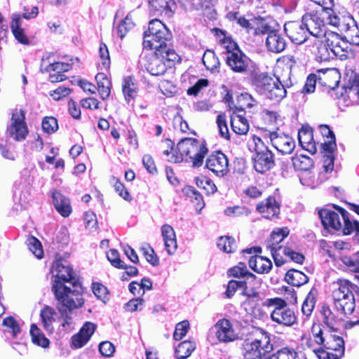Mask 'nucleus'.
Listing matches in <instances>:
<instances>
[{
	"label": "nucleus",
	"mask_w": 359,
	"mask_h": 359,
	"mask_svg": "<svg viewBox=\"0 0 359 359\" xmlns=\"http://www.w3.org/2000/svg\"><path fill=\"white\" fill-rule=\"evenodd\" d=\"M2 325L6 328L5 331L15 337L20 332L21 327L19 322L13 316H8L3 320Z\"/></svg>",
	"instance_id": "45"
},
{
	"label": "nucleus",
	"mask_w": 359,
	"mask_h": 359,
	"mask_svg": "<svg viewBox=\"0 0 359 359\" xmlns=\"http://www.w3.org/2000/svg\"><path fill=\"white\" fill-rule=\"evenodd\" d=\"M346 92L349 97L356 96L359 98V74L355 75L353 80L347 86Z\"/></svg>",
	"instance_id": "64"
},
{
	"label": "nucleus",
	"mask_w": 359,
	"mask_h": 359,
	"mask_svg": "<svg viewBox=\"0 0 359 359\" xmlns=\"http://www.w3.org/2000/svg\"><path fill=\"white\" fill-rule=\"evenodd\" d=\"M248 146L255 152L253 157V167L257 172L264 173L273 168L275 165L274 156L265 145L263 139L253 135Z\"/></svg>",
	"instance_id": "9"
},
{
	"label": "nucleus",
	"mask_w": 359,
	"mask_h": 359,
	"mask_svg": "<svg viewBox=\"0 0 359 359\" xmlns=\"http://www.w3.org/2000/svg\"><path fill=\"white\" fill-rule=\"evenodd\" d=\"M93 292L97 299L106 302L108 299L107 288L101 283H95L93 284Z\"/></svg>",
	"instance_id": "63"
},
{
	"label": "nucleus",
	"mask_w": 359,
	"mask_h": 359,
	"mask_svg": "<svg viewBox=\"0 0 359 359\" xmlns=\"http://www.w3.org/2000/svg\"><path fill=\"white\" fill-rule=\"evenodd\" d=\"M11 29L15 39L23 45H28L29 40L22 28V20L20 14L14 13L12 15L11 22Z\"/></svg>",
	"instance_id": "33"
},
{
	"label": "nucleus",
	"mask_w": 359,
	"mask_h": 359,
	"mask_svg": "<svg viewBox=\"0 0 359 359\" xmlns=\"http://www.w3.org/2000/svg\"><path fill=\"white\" fill-rule=\"evenodd\" d=\"M212 330L219 342L229 343L238 338V334L231 322L226 318L219 320L212 327Z\"/></svg>",
	"instance_id": "18"
},
{
	"label": "nucleus",
	"mask_w": 359,
	"mask_h": 359,
	"mask_svg": "<svg viewBox=\"0 0 359 359\" xmlns=\"http://www.w3.org/2000/svg\"><path fill=\"white\" fill-rule=\"evenodd\" d=\"M300 182L304 186H307L311 188H315L321 183V182L315 177L314 174L309 170L302 174Z\"/></svg>",
	"instance_id": "55"
},
{
	"label": "nucleus",
	"mask_w": 359,
	"mask_h": 359,
	"mask_svg": "<svg viewBox=\"0 0 359 359\" xmlns=\"http://www.w3.org/2000/svg\"><path fill=\"white\" fill-rule=\"evenodd\" d=\"M212 32L215 33L219 43L226 50V55L240 50L236 43L232 40L231 36L227 35L225 31L215 28Z\"/></svg>",
	"instance_id": "36"
},
{
	"label": "nucleus",
	"mask_w": 359,
	"mask_h": 359,
	"mask_svg": "<svg viewBox=\"0 0 359 359\" xmlns=\"http://www.w3.org/2000/svg\"><path fill=\"white\" fill-rule=\"evenodd\" d=\"M40 318L44 330L52 334L55 330V324L60 320L59 313L54 308L46 305L40 311Z\"/></svg>",
	"instance_id": "23"
},
{
	"label": "nucleus",
	"mask_w": 359,
	"mask_h": 359,
	"mask_svg": "<svg viewBox=\"0 0 359 359\" xmlns=\"http://www.w3.org/2000/svg\"><path fill=\"white\" fill-rule=\"evenodd\" d=\"M161 236L168 254L170 255H174L177 248L176 235L174 229L169 224H163L161 226Z\"/></svg>",
	"instance_id": "30"
},
{
	"label": "nucleus",
	"mask_w": 359,
	"mask_h": 359,
	"mask_svg": "<svg viewBox=\"0 0 359 359\" xmlns=\"http://www.w3.org/2000/svg\"><path fill=\"white\" fill-rule=\"evenodd\" d=\"M122 88L125 99L130 102L136 96V86L130 77L124 79Z\"/></svg>",
	"instance_id": "49"
},
{
	"label": "nucleus",
	"mask_w": 359,
	"mask_h": 359,
	"mask_svg": "<svg viewBox=\"0 0 359 359\" xmlns=\"http://www.w3.org/2000/svg\"><path fill=\"white\" fill-rule=\"evenodd\" d=\"M53 202L57 211L65 217L69 216L72 211L70 201L58 191L53 193Z\"/></svg>",
	"instance_id": "32"
},
{
	"label": "nucleus",
	"mask_w": 359,
	"mask_h": 359,
	"mask_svg": "<svg viewBox=\"0 0 359 359\" xmlns=\"http://www.w3.org/2000/svg\"><path fill=\"white\" fill-rule=\"evenodd\" d=\"M95 329V324L91 322L85 323L79 332L72 337V346L76 348L83 346L89 341Z\"/></svg>",
	"instance_id": "25"
},
{
	"label": "nucleus",
	"mask_w": 359,
	"mask_h": 359,
	"mask_svg": "<svg viewBox=\"0 0 359 359\" xmlns=\"http://www.w3.org/2000/svg\"><path fill=\"white\" fill-rule=\"evenodd\" d=\"M202 61L207 69L212 72L218 71L219 67V61L212 50H205L203 54Z\"/></svg>",
	"instance_id": "42"
},
{
	"label": "nucleus",
	"mask_w": 359,
	"mask_h": 359,
	"mask_svg": "<svg viewBox=\"0 0 359 359\" xmlns=\"http://www.w3.org/2000/svg\"><path fill=\"white\" fill-rule=\"evenodd\" d=\"M28 133L25 111L22 109H14L7 126L6 135L16 142H22L27 138Z\"/></svg>",
	"instance_id": "13"
},
{
	"label": "nucleus",
	"mask_w": 359,
	"mask_h": 359,
	"mask_svg": "<svg viewBox=\"0 0 359 359\" xmlns=\"http://www.w3.org/2000/svg\"><path fill=\"white\" fill-rule=\"evenodd\" d=\"M316 290H311L307 294L302 306V313L309 316L311 314L316 304Z\"/></svg>",
	"instance_id": "50"
},
{
	"label": "nucleus",
	"mask_w": 359,
	"mask_h": 359,
	"mask_svg": "<svg viewBox=\"0 0 359 359\" xmlns=\"http://www.w3.org/2000/svg\"><path fill=\"white\" fill-rule=\"evenodd\" d=\"M179 56L175 50L156 51L149 55L144 65L147 70L153 76L163 75L171 62L178 61Z\"/></svg>",
	"instance_id": "11"
},
{
	"label": "nucleus",
	"mask_w": 359,
	"mask_h": 359,
	"mask_svg": "<svg viewBox=\"0 0 359 359\" xmlns=\"http://www.w3.org/2000/svg\"><path fill=\"white\" fill-rule=\"evenodd\" d=\"M341 76L335 68L320 69L318 71V82L322 86L334 89L338 86Z\"/></svg>",
	"instance_id": "22"
},
{
	"label": "nucleus",
	"mask_w": 359,
	"mask_h": 359,
	"mask_svg": "<svg viewBox=\"0 0 359 359\" xmlns=\"http://www.w3.org/2000/svg\"><path fill=\"white\" fill-rule=\"evenodd\" d=\"M189 328V323L187 320H183L177 324L173 337L175 340H180L186 335Z\"/></svg>",
	"instance_id": "62"
},
{
	"label": "nucleus",
	"mask_w": 359,
	"mask_h": 359,
	"mask_svg": "<svg viewBox=\"0 0 359 359\" xmlns=\"http://www.w3.org/2000/svg\"><path fill=\"white\" fill-rule=\"evenodd\" d=\"M54 273L52 290L55 295V288L64 290L65 294L69 293H81V288L76 283L74 273L72 268L66 262L56 261L53 265Z\"/></svg>",
	"instance_id": "4"
},
{
	"label": "nucleus",
	"mask_w": 359,
	"mask_h": 359,
	"mask_svg": "<svg viewBox=\"0 0 359 359\" xmlns=\"http://www.w3.org/2000/svg\"><path fill=\"white\" fill-rule=\"evenodd\" d=\"M97 88L102 99H107L111 93V82L104 73L100 72L95 76Z\"/></svg>",
	"instance_id": "39"
},
{
	"label": "nucleus",
	"mask_w": 359,
	"mask_h": 359,
	"mask_svg": "<svg viewBox=\"0 0 359 359\" xmlns=\"http://www.w3.org/2000/svg\"><path fill=\"white\" fill-rule=\"evenodd\" d=\"M327 46L332 54L343 60L348 57V43L339 34L334 32H328L325 36Z\"/></svg>",
	"instance_id": "17"
},
{
	"label": "nucleus",
	"mask_w": 359,
	"mask_h": 359,
	"mask_svg": "<svg viewBox=\"0 0 359 359\" xmlns=\"http://www.w3.org/2000/svg\"><path fill=\"white\" fill-rule=\"evenodd\" d=\"M250 267L258 273H267L272 268L271 261L264 257L255 255L248 262Z\"/></svg>",
	"instance_id": "34"
},
{
	"label": "nucleus",
	"mask_w": 359,
	"mask_h": 359,
	"mask_svg": "<svg viewBox=\"0 0 359 359\" xmlns=\"http://www.w3.org/2000/svg\"><path fill=\"white\" fill-rule=\"evenodd\" d=\"M251 82L259 94L276 102H280L286 96V88L292 86L290 79L285 81L280 78L273 79L267 73L259 72L252 74Z\"/></svg>",
	"instance_id": "2"
},
{
	"label": "nucleus",
	"mask_w": 359,
	"mask_h": 359,
	"mask_svg": "<svg viewBox=\"0 0 359 359\" xmlns=\"http://www.w3.org/2000/svg\"><path fill=\"white\" fill-rule=\"evenodd\" d=\"M284 30L290 40L297 44L304 43L308 38L306 27L302 20L286 22L284 25Z\"/></svg>",
	"instance_id": "21"
},
{
	"label": "nucleus",
	"mask_w": 359,
	"mask_h": 359,
	"mask_svg": "<svg viewBox=\"0 0 359 359\" xmlns=\"http://www.w3.org/2000/svg\"><path fill=\"white\" fill-rule=\"evenodd\" d=\"M167 149L163 151L167 156L169 162L177 163L185 161L191 163L194 168L202 165L203 158L208 152L205 144L194 138H184L181 140L175 149L173 148V142L170 140H165L163 142Z\"/></svg>",
	"instance_id": "1"
},
{
	"label": "nucleus",
	"mask_w": 359,
	"mask_h": 359,
	"mask_svg": "<svg viewBox=\"0 0 359 359\" xmlns=\"http://www.w3.org/2000/svg\"><path fill=\"white\" fill-rule=\"evenodd\" d=\"M111 183L113 184L116 192L124 200L130 201L132 198L128 191L125 189L124 185L116 177L111 179Z\"/></svg>",
	"instance_id": "59"
},
{
	"label": "nucleus",
	"mask_w": 359,
	"mask_h": 359,
	"mask_svg": "<svg viewBox=\"0 0 359 359\" xmlns=\"http://www.w3.org/2000/svg\"><path fill=\"white\" fill-rule=\"evenodd\" d=\"M134 27V22L132 20V18L127 15L118 25L116 33L117 35L121 38L123 39L127 32L130 30Z\"/></svg>",
	"instance_id": "54"
},
{
	"label": "nucleus",
	"mask_w": 359,
	"mask_h": 359,
	"mask_svg": "<svg viewBox=\"0 0 359 359\" xmlns=\"http://www.w3.org/2000/svg\"><path fill=\"white\" fill-rule=\"evenodd\" d=\"M298 140L299 144L304 149L311 154L317 151L316 142L313 140V130L309 126H302L299 130Z\"/></svg>",
	"instance_id": "29"
},
{
	"label": "nucleus",
	"mask_w": 359,
	"mask_h": 359,
	"mask_svg": "<svg viewBox=\"0 0 359 359\" xmlns=\"http://www.w3.org/2000/svg\"><path fill=\"white\" fill-rule=\"evenodd\" d=\"M171 39L172 34L168 27L161 20L154 19L149 22L148 29L144 33L143 46L156 51L173 50L168 47Z\"/></svg>",
	"instance_id": "3"
},
{
	"label": "nucleus",
	"mask_w": 359,
	"mask_h": 359,
	"mask_svg": "<svg viewBox=\"0 0 359 359\" xmlns=\"http://www.w3.org/2000/svg\"><path fill=\"white\" fill-rule=\"evenodd\" d=\"M244 286L242 288L241 294L245 298L242 302V306L246 312L250 313L253 309L262 299L260 287L262 280L257 278L255 275H249V278L243 281Z\"/></svg>",
	"instance_id": "12"
},
{
	"label": "nucleus",
	"mask_w": 359,
	"mask_h": 359,
	"mask_svg": "<svg viewBox=\"0 0 359 359\" xmlns=\"http://www.w3.org/2000/svg\"><path fill=\"white\" fill-rule=\"evenodd\" d=\"M290 233V230L287 227L278 228L273 231L270 238L266 241L265 245L270 252L276 250H282L284 248L280 245V243L286 238Z\"/></svg>",
	"instance_id": "28"
},
{
	"label": "nucleus",
	"mask_w": 359,
	"mask_h": 359,
	"mask_svg": "<svg viewBox=\"0 0 359 359\" xmlns=\"http://www.w3.org/2000/svg\"><path fill=\"white\" fill-rule=\"evenodd\" d=\"M244 359H269L273 350L269 334L261 330L252 341L243 344Z\"/></svg>",
	"instance_id": "8"
},
{
	"label": "nucleus",
	"mask_w": 359,
	"mask_h": 359,
	"mask_svg": "<svg viewBox=\"0 0 359 359\" xmlns=\"http://www.w3.org/2000/svg\"><path fill=\"white\" fill-rule=\"evenodd\" d=\"M308 34L316 38L325 37L327 32L323 19L317 14L307 13L302 17Z\"/></svg>",
	"instance_id": "20"
},
{
	"label": "nucleus",
	"mask_w": 359,
	"mask_h": 359,
	"mask_svg": "<svg viewBox=\"0 0 359 359\" xmlns=\"http://www.w3.org/2000/svg\"><path fill=\"white\" fill-rule=\"evenodd\" d=\"M306 344L316 354L318 359H339L342 356L340 354H334L322 348L315 347L312 339L307 340Z\"/></svg>",
	"instance_id": "43"
},
{
	"label": "nucleus",
	"mask_w": 359,
	"mask_h": 359,
	"mask_svg": "<svg viewBox=\"0 0 359 359\" xmlns=\"http://www.w3.org/2000/svg\"><path fill=\"white\" fill-rule=\"evenodd\" d=\"M262 137L283 154H290L295 148V142L292 137L280 131H265Z\"/></svg>",
	"instance_id": "15"
},
{
	"label": "nucleus",
	"mask_w": 359,
	"mask_h": 359,
	"mask_svg": "<svg viewBox=\"0 0 359 359\" xmlns=\"http://www.w3.org/2000/svg\"><path fill=\"white\" fill-rule=\"evenodd\" d=\"M327 23L344 31L345 32L344 39L348 43L359 46V28L349 13L342 14L328 11Z\"/></svg>",
	"instance_id": "5"
},
{
	"label": "nucleus",
	"mask_w": 359,
	"mask_h": 359,
	"mask_svg": "<svg viewBox=\"0 0 359 359\" xmlns=\"http://www.w3.org/2000/svg\"><path fill=\"white\" fill-rule=\"evenodd\" d=\"M285 279L287 283L295 287H300L309 281L306 274L296 269L289 270L285 274Z\"/></svg>",
	"instance_id": "38"
},
{
	"label": "nucleus",
	"mask_w": 359,
	"mask_h": 359,
	"mask_svg": "<svg viewBox=\"0 0 359 359\" xmlns=\"http://www.w3.org/2000/svg\"><path fill=\"white\" fill-rule=\"evenodd\" d=\"M257 210L266 219H272L280 213V206L273 197H269L257 204Z\"/></svg>",
	"instance_id": "27"
},
{
	"label": "nucleus",
	"mask_w": 359,
	"mask_h": 359,
	"mask_svg": "<svg viewBox=\"0 0 359 359\" xmlns=\"http://www.w3.org/2000/svg\"><path fill=\"white\" fill-rule=\"evenodd\" d=\"M227 273L229 276L245 278V280L249 278V275L252 274L248 270L246 265L242 262L229 269Z\"/></svg>",
	"instance_id": "51"
},
{
	"label": "nucleus",
	"mask_w": 359,
	"mask_h": 359,
	"mask_svg": "<svg viewBox=\"0 0 359 359\" xmlns=\"http://www.w3.org/2000/svg\"><path fill=\"white\" fill-rule=\"evenodd\" d=\"M29 250L38 259H41L43 255V250L40 241L34 238L30 237L27 241Z\"/></svg>",
	"instance_id": "53"
},
{
	"label": "nucleus",
	"mask_w": 359,
	"mask_h": 359,
	"mask_svg": "<svg viewBox=\"0 0 359 359\" xmlns=\"http://www.w3.org/2000/svg\"><path fill=\"white\" fill-rule=\"evenodd\" d=\"M318 215L325 228L339 230L342 227L339 213L330 209H322L318 211Z\"/></svg>",
	"instance_id": "26"
},
{
	"label": "nucleus",
	"mask_w": 359,
	"mask_h": 359,
	"mask_svg": "<svg viewBox=\"0 0 359 359\" xmlns=\"http://www.w3.org/2000/svg\"><path fill=\"white\" fill-rule=\"evenodd\" d=\"M324 323L327 327L320 324H313L311 328V336L307 340L312 339L313 344L315 347L322 348L330 336V330L334 331L335 330L336 321L330 309L324 311Z\"/></svg>",
	"instance_id": "14"
},
{
	"label": "nucleus",
	"mask_w": 359,
	"mask_h": 359,
	"mask_svg": "<svg viewBox=\"0 0 359 359\" xmlns=\"http://www.w3.org/2000/svg\"><path fill=\"white\" fill-rule=\"evenodd\" d=\"M226 63L236 73L248 74L252 67V61L241 50L227 54Z\"/></svg>",
	"instance_id": "16"
},
{
	"label": "nucleus",
	"mask_w": 359,
	"mask_h": 359,
	"mask_svg": "<svg viewBox=\"0 0 359 359\" xmlns=\"http://www.w3.org/2000/svg\"><path fill=\"white\" fill-rule=\"evenodd\" d=\"M327 350L337 351L340 355H344V339L335 334H330L326 339V341L323 346Z\"/></svg>",
	"instance_id": "40"
},
{
	"label": "nucleus",
	"mask_w": 359,
	"mask_h": 359,
	"mask_svg": "<svg viewBox=\"0 0 359 359\" xmlns=\"http://www.w3.org/2000/svg\"><path fill=\"white\" fill-rule=\"evenodd\" d=\"M239 106L237 109L243 111L246 108H251L257 104L256 100L248 93H242L238 97Z\"/></svg>",
	"instance_id": "52"
},
{
	"label": "nucleus",
	"mask_w": 359,
	"mask_h": 359,
	"mask_svg": "<svg viewBox=\"0 0 359 359\" xmlns=\"http://www.w3.org/2000/svg\"><path fill=\"white\" fill-rule=\"evenodd\" d=\"M99 55L101 60V69H108L110 66V57L107 46L101 43L99 48Z\"/></svg>",
	"instance_id": "60"
},
{
	"label": "nucleus",
	"mask_w": 359,
	"mask_h": 359,
	"mask_svg": "<svg viewBox=\"0 0 359 359\" xmlns=\"http://www.w3.org/2000/svg\"><path fill=\"white\" fill-rule=\"evenodd\" d=\"M206 168L217 176L224 177L229 172L227 157L221 151L212 154L206 160Z\"/></svg>",
	"instance_id": "19"
},
{
	"label": "nucleus",
	"mask_w": 359,
	"mask_h": 359,
	"mask_svg": "<svg viewBox=\"0 0 359 359\" xmlns=\"http://www.w3.org/2000/svg\"><path fill=\"white\" fill-rule=\"evenodd\" d=\"M58 128L57 119L54 117H46L42 121V129L46 133H52Z\"/></svg>",
	"instance_id": "61"
},
{
	"label": "nucleus",
	"mask_w": 359,
	"mask_h": 359,
	"mask_svg": "<svg viewBox=\"0 0 359 359\" xmlns=\"http://www.w3.org/2000/svg\"><path fill=\"white\" fill-rule=\"evenodd\" d=\"M217 245L221 250L226 253H231L236 249L234 239L229 236H221L218 239Z\"/></svg>",
	"instance_id": "48"
},
{
	"label": "nucleus",
	"mask_w": 359,
	"mask_h": 359,
	"mask_svg": "<svg viewBox=\"0 0 359 359\" xmlns=\"http://www.w3.org/2000/svg\"><path fill=\"white\" fill-rule=\"evenodd\" d=\"M30 334L34 344L43 348L48 346L50 343L49 340L44 336L41 330L36 325H32Z\"/></svg>",
	"instance_id": "44"
},
{
	"label": "nucleus",
	"mask_w": 359,
	"mask_h": 359,
	"mask_svg": "<svg viewBox=\"0 0 359 359\" xmlns=\"http://www.w3.org/2000/svg\"><path fill=\"white\" fill-rule=\"evenodd\" d=\"M297 353L292 348H283L276 353L270 355L269 359H296Z\"/></svg>",
	"instance_id": "56"
},
{
	"label": "nucleus",
	"mask_w": 359,
	"mask_h": 359,
	"mask_svg": "<svg viewBox=\"0 0 359 359\" xmlns=\"http://www.w3.org/2000/svg\"><path fill=\"white\" fill-rule=\"evenodd\" d=\"M55 288V299L57 300L59 306L58 311L60 318H62V323L61 325L63 327L69 326L72 324V318L71 316L72 311L74 309H78L84 303L81 293H69L65 294L64 290L62 291L57 286Z\"/></svg>",
	"instance_id": "7"
},
{
	"label": "nucleus",
	"mask_w": 359,
	"mask_h": 359,
	"mask_svg": "<svg viewBox=\"0 0 359 359\" xmlns=\"http://www.w3.org/2000/svg\"><path fill=\"white\" fill-rule=\"evenodd\" d=\"M195 349V344L190 341L181 342L175 349V354L179 359L189 357Z\"/></svg>",
	"instance_id": "46"
},
{
	"label": "nucleus",
	"mask_w": 359,
	"mask_h": 359,
	"mask_svg": "<svg viewBox=\"0 0 359 359\" xmlns=\"http://www.w3.org/2000/svg\"><path fill=\"white\" fill-rule=\"evenodd\" d=\"M339 212L344 222V233L348 235L355 233V240L359 242V222L355 220L351 221L348 219V212L344 209L339 208Z\"/></svg>",
	"instance_id": "37"
},
{
	"label": "nucleus",
	"mask_w": 359,
	"mask_h": 359,
	"mask_svg": "<svg viewBox=\"0 0 359 359\" xmlns=\"http://www.w3.org/2000/svg\"><path fill=\"white\" fill-rule=\"evenodd\" d=\"M264 305L272 308L271 320L281 325L292 326L296 323L297 318L293 310L290 309L285 300L281 298L267 299Z\"/></svg>",
	"instance_id": "10"
},
{
	"label": "nucleus",
	"mask_w": 359,
	"mask_h": 359,
	"mask_svg": "<svg viewBox=\"0 0 359 359\" xmlns=\"http://www.w3.org/2000/svg\"><path fill=\"white\" fill-rule=\"evenodd\" d=\"M266 46L269 51L278 53L285 48L286 42L278 32L271 31L266 38Z\"/></svg>",
	"instance_id": "31"
},
{
	"label": "nucleus",
	"mask_w": 359,
	"mask_h": 359,
	"mask_svg": "<svg viewBox=\"0 0 359 359\" xmlns=\"http://www.w3.org/2000/svg\"><path fill=\"white\" fill-rule=\"evenodd\" d=\"M141 251L145 259L153 266H158L159 260L154 250L149 245H145L141 248Z\"/></svg>",
	"instance_id": "58"
},
{
	"label": "nucleus",
	"mask_w": 359,
	"mask_h": 359,
	"mask_svg": "<svg viewBox=\"0 0 359 359\" xmlns=\"http://www.w3.org/2000/svg\"><path fill=\"white\" fill-rule=\"evenodd\" d=\"M336 142L333 139L327 144H321L322 153L323 154V168L325 172H330L334 168V155L336 149Z\"/></svg>",
	"instance_id": "35"
},
{
	"label": "nucleus",
	"mask_w": 359,
	"mask_h": 359,
	"mask_svg": "<svg viewBox=\"0 0 359 359\" xmlns=\"http://www.w3.org/2000/svg\"><path fill=\"white\" fill-rule=\"evenodd\" d=\"M231 125L232 130L237 135H245L249 130L248 120L241 115H235L231 117Z\"/></svg>",
	"instance_id": "41"
},
{
	"label": "nucleus",
	"mask_w": 359,
	"mask_h": 359,
	"mask_svg": "<svg viewBox=\"0 0 359 359\" xmlns=\"http://www.w3.org/2000/svg\"><path fill=\"white\" fill-rule=\"evenodd\" d=\"M292 164L297 170L305 172L313 167V160L309 156L301 155L292 158Z\"/></svg>",
	"instance_id": "47"
},
{
	"label": "nucleus",
	"mask_w": 359,
	"mask_h": 359,
	"mask_svg": "<svg viewBox=\"0 0 359 359\" xmlns=\"http://www.w3.org/2000/svg\"><path fill=\"white\" fill-rule=\"evenodd\" d=\"M175 4L172 0H151L149 11L153 15L170 18L173 14Z\"/></svg>",
	"instance_id": "24"
},
{
	"label": "nucleus",
	"mask_w": 359,
	"mask_h": 359,
	"mask_svg": "<svg viewBox=\"0 0 359 359\" xmlns=\"http://www.w3.org/2000/svg\"><path fill=\"white\" fill-rule=\"evenodd\" d=\"M353 285L347 280H339L333 284L332 298L337 311L344 315L351 314L355 309Z\"/></svg>",
	"instance_id": "6"
},
{
	"label": "nucleus",
	"mask_w": 359,
	"mask_h": 359,
	"mask_svg": "<svg viewBox=\"0 0 359 359\" xmlns=\"http://www.w3.org/2000/svg\"><path fill=\"white\" fill-rule=\"evenodd\" d=\"M219 135L222 137L229 140L230 135L226 123V116L224 114H219L216 121Z\"/></svg>",
	"instance_id": "57"
}]
</instances>
